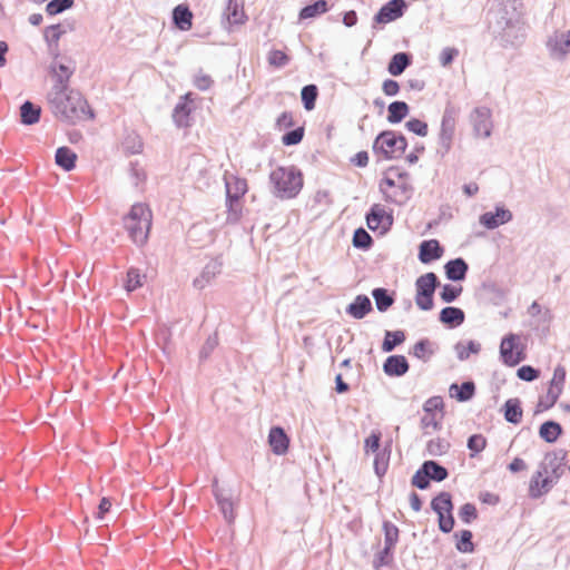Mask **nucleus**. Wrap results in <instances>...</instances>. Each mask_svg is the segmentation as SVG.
Returning a JSON list of instances; mask_svg holds the SVG:
<instances>
[{
    "label": "nucleus",
    "instance_id": "57",
    "mask_svg": "<svg viewBox=\"0 0 570 570\" xmlns=\"http://www.w3.org/2000/svg\"><path fill=\"white\" fill-rule=\"evenodd\" d=\"M458 515L464 524H471L478 519V509L474 503L466 502L459 509Z\"/></svg>",
    "mask_w": 570,
    "mask_h": 570
},
{
    "label": "nucleus",
    "instance_id": "4",
    "mask_svg": "<svg viewBox=\"0 0 570 570\" xmlns=\"http://www.w3.org/2000/svg\"><path fill=\"white\" fill-rule=\"evenodd\" d=\"M151 210L147 205L141 203L134 204L128 214L124 216V227L135 245L141 247L147 243L151 228Z\"/></svg>",
    "mask_w": 570,
    "mask_h": 570
},
{
    "label": "nucleus",
    "instance_id": "55",
    "mask_svg": "<svg viewBox=\"0 0 570 570\" xmlns=\"http://www.w3.org/2000/svg\"><path fill=\"white\" fill-rule=\"evenodd\" d=\"M267 61L271 66L281 69L289 63L291 57L283 50L272 49L268 52Z\"/></svg>",
    "mask_w": 570,
    "mask_h": 570
},
{
    "label": "nucleus",
    "instance_id": "12",
    "mask_svg": "<svg viewBox=\"0 0 570 570\" xmlns=\"http://www.w3.org/2000/svg\"><path fill=\"white\" fill-rule=\"evenodd\" d=\"M492 112L485 106L475 107L470 114V122L476 137L489 138L492 134Z\"/></svg>",
    "mask_w": 570,
    "mask_h": 570
},
{
    "label": "nucleus",
    "instance_id": "61",
    "mask_svg": "<svg viewBox=\"0 0 570 570\" xmlns=\"http://www.w3.org/2000/svg\"><path fill=\"white\" fill-rule=\"evenodd\" d=\"M405 128L419 137H425L429 132L428 122L419 118H411L405 122Z\"/></svg>",
    "mask_w": 570,
    "mask_h": 570
},
{
    "label": "nucleus",
    "instance_id": "2",
    "mask_svg": "<svg viewBox=\"0 0 570 570\" xmlns=\"http://www.w3.org/2000/svg\"><path fill=\"white\" fill-rule=\"evenodd\" d=\"M522 9L521 0H498L495 23L501 39L511 46L520 43L524 38Z\"/></svg>",
    "mask_w": 570,
    "mask_h": 570
},
{
    "label": "nucleus",
    "instance_id": "13",
    "mask_svg": "<svg viewBox=\"0 0 570 570\" xmlns=\"http://www.w3.org/2000/svg\"><path fill=\"white\" fill-rule=\"evenodd\" d=\"M512 219V212L501 203L494 206V210L484 212L479 216L480 225L489 230H493L504 224H508Z\"/></svg>",
    "mask_w": 570,
    "mask_h": 570
},
{
    "label": "nucleus",
    "instance_id": "60",
    "mask_svg": "<svg viewBox=\"0 0 570 570\" xmlns=\"http://www.w3.org/2000/svg\"><path fill=\"white\" fill-rule=\"evenodd\" d=\"M226 207H227V217H226V224L228 225H235L237 224L242 218V206L239 205V202H232L226 199Z\"/></svg>",
    "mask_w": 570,
    "mask_h": 570
},
{
    "label": "nucleus",
    "instance_id": "6",
    "mask_svg": "<svg viewBox=\"0 0 570 570\" xmlns=\"http://www.w3.org/2000/svg\"><path fill=\"white\" fill-rule=\"evenodd\" d=\"M415 304L419 309L428 312L434 308V294L440 279L433 272H428L415 279Z\"/></svg>",
    "mask_w": 570,
    "mask_h": 570
},
{
    "label": "nucleus",
    "instance_id": "9",
    "mask_svg": "<svg viewBox=\"0 0 570 570\" xmlns=\"http://www.w3.org/2000/svg\"><path fill=\"white\" fill-rule=\"evenodd\" d=\"M396 147L395 130L386 129L380 131L372 145V151L376 157V163L400 159Z\"/></svg>",
    "mask_w": 570,
    "mask_h": 570
},
{
    "label": "nucleus",
    "instance_id": "62",
    "mask_svg": "<svg viewBox=\"0 0 570 570\" xmlns=\"http://www.w3.org/2000/svg\"><path fill=\"white\" fill-rule=\"evenodd\" d=\"M443 409L444 402L439 395L431 396L423 403V411L428 415H436V412H442Z\"/></svg>",
    "mask_w": 570,
    "mask_h": 570
},
{
    "label": "nucleus",
    "instance_id": "39",
    "mask_svg": "<svg viewBox=\"0 0 570 570\" xmlns=\"http://www.w3.org/2000/svg\"><path fill=\"white\" fill-rule=\"evenodd\" d=\"M410 114V106L403 100H394L387 106L386 120L390 124H400Z\"/></svg>",
    "mask_w": 570,
    "mask_h": 570
},
{
    "label": "nucleus",
    "instance_id": "15",
    "mask_svg": "<svg viewBox=\"0 0 570 570\" xmlns=\"http://www.w3.org/2000/svg\"><path fill=\"white\" fill-rule=\"evenodd\" d=\"M194 94L183 95L173 110V121L177 128H188L191 126V112L194 110Z\"/></svg>",
    "mask_w": 570,
    "mask_h": 570
},
{
    "label": "nucleus",
    "instance_id": "50",
    "mask_svg": "<svg viewBox=\"0 0 570 570\" xmlns=\"http://www.w3.org/2000/svg\"><path fill=\"white\" fill-rule=\"evenodd\" d=\"M391 449H384L382 452L375 454L374 458V472L379 478L385 475L389 469V460H390Z\"/></svg>",
    "mask_w": 570,
    "mask_h": 570
},
{
    "label": "nucleus",
    "instance_id": "51",
    "mask_svg": "<svg viewBox=\"0 0 570 570\" xmlns=\"http://www.w3.org/2000/svg\"><path fill=\"white\" fill-rule=\"evenodd\" d=\"M382 530L384 533V544L395 547L400 537L399 528L390 520H384L382 523Z\"/></svg>",
    "mask_w": 570,
    "mask_h": 570
},
{
    "label": "nucleus",
    "instance_id": "16",
    "mask_svg": "<svg viewBox=\"0 0 570 570\" xmlns=\"http://www.w3.org/2000/svg\"><path fill=\"white\" fill-rule=\"evenodd\" d=\"M223 258L220 255L212 258L203 268L200 275L193 282V286L199 291L209 285L223 269Z\"/></svg>",
    "mask_w": 570,
    "mask_h": 570
},
{
    "label": "nucleus",
    "instance_id": "45",
    "mask_svg": "<svg viewBox=\"0 0 570 570\" xmlns=\"http://www.w3.org/2000/svg\"><path fill=\"white\" fill-rule=\"evenodd\" d=\"M146 275L140 272L137 267H129L126 274L125 289L127 292H134L142 287Z\"/></svg>",
    "mask_w": 570,
    "mask_h": 570
},
{
    "label": "nucleus",
    "instance_id": "5",
    "mask_svg": "<svg viewBox=\"0 0 570 570\" xmlns=\"http://www.w3.org/2000/svg\"><path fill=\"white\" fill-rule=\"evenodd\" d=\"M430 507L431 510L438 515L439 530L445 534L452 532L455 525L452 494L448 491L439 492L432 498Z\"/></svg>",
    "mask_w": 570,
    "mask_h": 570
},
{
    "label": "nucleus",
    "instance_id": "63",
    "mask_svg": "<svg viewBox=\"0 0 570 570\" xmlns=\"http://www.w3.org/2000/svg\"><path fill=\"white\" fill-rule=\"evenodd\" d=\"M75 70H76L75 67L68 66V65L57 61V60H53L49 66V73L51 76L58 75L61 77L71 78L72 75L75 73Z\"/></svg>",
    "mask_w": 570,
    "mask_h": 570
},
{
    "label": "nucleus",
    "instance_id": "37",
    "mask_svg": "<svg viewBox=\"0 0 570 570\" xmlns=\"http://www.w3.org/2000/svg\"><path fill=\"white\" fill-rule=\"evenodd\" d=\"M41 107L32 101H23L20 106V122L24 126L38 124L41 117Z\"/></svg>",
    "mask_w": 570,
    "mask_h": 570
},
{
    "label": "nucleus",
    "instance_id": "58",
    "mask_svg": "<svg viewBox=\"0 0 570 570\" xmlns=\"http://www.w3.org/2000/svg\"><path fill=\"white\" fill-rule=\"evenodd\" d=\"M218 345V335L217 333H214L212 335H209L205 343L203 344L200 351H199V362L203 363L205 361H207L212 353L214 352V350L217 347Z\"/></svg>",
    "mask_w": 570,
    "mask_h": 570
},
{
    "label": "nucleus",
    "instance_id": "53",
    "mask_svg": "<svg viewBox=\"0 0 570 570\" xmlns=\"http://www.w3.org/2000/svg\"><path fill=\"white\" fill-rule=\"evenodd\" d=\"M463 291L462 286H456L453 284H444L439 293L440 298L443 303H453L455 302Z\"/></svg>",
    "mask_w": 570,
    "mask_h": 570
},
{
    "label": "nucleus",
    "instance_id": "48",
    "mask_svg": "<svg viewBox=\"0 0 570 570\" xmlns=\"http://www.w3.org/2000/svg\"><path fill=\"white\" fill-rule=\"evenodd\" d=\"M394 548L393 546L384 544L383 549L379 551L373 560L374 569L379 570L381 567L391 566L394 561Z\"/></svg>",
    "mask_w": 570,
    "mask_h": 570
},
{
    "label": "nucleus",
    "instance_id": "1",
    "mask_svg": "<svg viewBox=\"0 0 570 570\" xmlns=\"http://www.w3.org/2000/svg\"><path fill=\"white\" fill-rule=\"evenodd\" d=\"M48 105L55 118L69 126L96 118L95 110L80 91H69L67 96L49 99Z\"/></svg>",
    "mask_w": 570,
    "mask_h": 570
},
{
    "label": "nucleus",
    "instance_id": "17",
    "mask_svg": "<svg viewBox=\"0 0 570 570\" xmlns=\"http://www.w3.org/2000/svg\"><path fill=\"white\" fill-rule=\"evenodd\" d=\"M568 452L564 449H559L552 452H548L544 456V461L540 464H546L547 474L550 472V476L556 481L562 476L564 472V465Z\"/></svg>",
    "mask_w": 570,
    "mask_h": 570
},
{
    "label": "nucleus",
    "instance_id": "24",
    "mask_svg": "<svg viewBox=\"0 0 570 570\" xmlns=\"http://www.w3.org/2000/svg\"><path fill=\"white\" fill-rule=\"evenodd\" d=\"M469 264L462 257H455L444 264L445 277L451 282H462L466 278Z\"/></svg>",
    "mask_w": 570,
    "mask_h": 570
},
{
    "label": "nucleus",
    "instance_id": "29",
    "mask_svg": "<svg viewBox=\"0 0 570 570\" xmlns=\"http://www.w3.org/2000/svg\"><path fill=\"white\" fill-rule=\"evenodd\" d=\"M413 62V55L407 51H400L394 53L389 63L387 72L393 77L401 76Z\"/></svg>",
    "mask_w": 570,
    "mask_h": 570
},
{
    "label": "nucleus",
    "instance_id": "14",
    "mask_svg": "<svg viewBox=\"0 0 570 570\" xmlns=\"http://www.w3.org/2000/svg\"><path fill=\"white\" fill-rule=\"evenodd\" d=\"M547 474L546 464H540L538 471L531 476L529 483V498L539 499L550 492V490L557 484L556 481L550 475L543 476Z\"/></svg>",
    "mask_w": 570,
    "mask_h": 570
},
{
    "label": "nucleus",
    "instance_id": "31",
    "mask_svg": "<svg viewBox=\"0 0 570 570\" xmlns=\"http://www.w3.org/2000/svg\"><path fill=\"white\" fill-rule=\"evenodd\" d=\"M77 154L67 146H61L56 149L55 161L58 167L65 171H71L77 166Z\"/></svg>",
    "mask_w": 570,
    "mask_h": 570
},
{
    "label": "nucleus",
    "instance_id": "46",
    "mask_svg": "<svg viewBox=\"0 0 570 570\" xmlns=\"http://www.w3.org/2000/svg\"><path fill=\"white\" fill-rule=\"evenodd\" d=\"M66 30L62 29L60 23L50 24L43 30V39L48 46V49L58 48L60 38L63 36Z\"/></svg>",
    "mask_w": 570,
    "mask_h": 570
},
{
    "label": "nucleus",
    "instance_id": "26",
    "mask_svg": "<svg viewBox=\"0 0 570 570\" xmlns=\"http://www.w3.org/2000/svg\"><path fill=\"white\" fill-rule=\"evenodd\" d=\"M439 321L450 330L461 326L465 321V313L456 306H445L439 313Z\"/></svg>",
    "mask_w": 570,
    "mask_h": 570
},
{
    "label": "nucleus",
    "instance_id": "43",
    "mask_svg": "<svg viewBox=\"0 0 570 570\" xmlns=\"http://www.w3.org/2000/svg\"><path fill=\"white\" fill-rule=\"evenodd\" d=\"M459 361H466L471 354H479L481 344L476 341L470 340L466 343L459 341L453 346Z\"/></svg>",
    "mask_w": 570,
    "mask_h": 570
},
{
    "label": "nucleus",
    "instance_id": "22",
    "mask_svg": "<svg viewBox=\"0 0 570 570\" xmlns=\"http://www.w3.org/2000/svg\"><path fill=\"white\" fill-rule=\"evenodd\" d=\"M223 16L227 19L229 30L233 26L245 24L248 17L244 10V0H227Z\"/></svg>",
    "mask_w": 570,
    "mask_h": 570
},
{
    "label": "nucleus",
    "instance_id": "64",
    "mask_svg": "<svg viewBox=\"0 0 570 570\" xmlns=\"http://www.w3.org/2000/svg\"><path fill=\"white\" fill-rule=\"evenodd\" d=\"M540 370L532 365H522L517 370V377L524 382H533L540 377Z\"/></svg>",
    "mask_w": 570,
    "mask_h": 570
},
{
    "label": "nucleus",
    "instance_id": "8",
    "mask_svg": "<svg viewBox=\"0 0 570 570\" xmlns=\"http://www.w3.org/2000/svg\"><path fill=\"white\" fill-rule=\"evenodd\" d=\"M499 353L502 364L509 367L519 365L527 357L520 336L515 333H508L501 338Z\"/></svg>",
    "mask_w": 570,
    "mask_h": 570
},
{
    "label": "nucleus",
    "instance_id": "56",
    "mask_svg": "<svg viewBox=\"0 0 570 570\" xmlns=\"http://www.w3.org/2000/svg\"><path fill=\"white\" fill-rule=\"evenodd\" d=\"M466 446L470 450V456L474 458L482 452L487 446V439L479 433L472 434L468 438Z\"/></svg>",
    "mask_w": 570,
    "mask_h": 570
},
{
    "label": "nucleus",
    "instance_id": "3",
    "mask_svg": "<svg viewBox=\"0 0 570 570\" xmlns=\"http://www.w3.org/2000/svg\"><path fill=\"white\" fill-rule=\"evenodd\" d=\"M269 181L273 194L281 199H293L304 186L303 173L296 166H279L271 171Z\"/></svg>",
    "mask_w": 570,
    "mask_h": 570
},
{
    "label": "nucleus",
    "instance_id": "54",
    "mask_svg": "<svg viewBox=\"0 0 570 570\" xmlns=\"http://www.w3.org/2000/svg\"><path fill=\"white\" fill-rule=\"evenodd\" d=\"M305 135V129L303 126L296 127L294 129H291L286 131L282 136V144L286 147H292L298 145Z\"/></svg>",
    "mask_w": 570,
    "mask_h": 570
},
{
    "label": "nucleus",
    "instance_id": "34",
    "mask_svg": "<svg viewBox=\"0 0 570 570\" xmlns=\"http://www.w3.org/2000/svg\"><path fill=\"white\" fill-rule=\"evenodd\" d=\"M567 371L561 364L554 367L553 376L549 382V394L553 402H558L566 383Z\"/></svg>",
    "mask_w": 570,
    "mask_h": 570
},
{
    "label": "nucleus",
    "instance_id": "19",
    "mask_svg": "<svg viewBox=\"0 0 570 570\" xmlns=\"http://www.w3.org/2000/svg\"><path fill=\"white\" fill-rule=\"evenodd\" d=\"M444 254V247L435 238L422 240L419 245L417 258L422 264H431L440 259Z\"/></svg>",
    "mask_w": 570,
    "mask_h": 570
},
{
    "label": "nucleus",
    "instance_id": "59",
    "mask_svg": "<svg viewBox=\"0 0 570 570\" xmlns=\"http://www.w3.org/2000/svg\"><path fill=\"white\" fill-rule=\"evenodd\" d=\"M382 433L380 430H373L371 434L364 440V450L366 453H379L382 452L381 448Z\"/></svg>",
    "mask_w": 570,
    "mask_h": 570
},
{
    "label": "nucleus",
    "instance_id": "28",
    "mask_svg": "<svg viewBox=\"0 0 570 570\" xmlns=\"http://www.w3.org/2000/svg\"><path fill=\"white\" fill-rule=\"evenodd\" d=\"M438 344L428 337L420 338L410 350L409 354L428 363L438 351Z\"/></svg>",
    "mask_w": 570,
    "mask_h": 570
},
{
    "label": "nucleus",
    "instance_id": "47",
    "mask_svg": "<svg viewBox=\"0 0 570 570\" xmlns=\"http://www.w3.org/2000/svg\"><path fill=\"white\" fill-rule=\"evenodd\" d=\"M352 244L356 249L368 250L373 246L374 240L363 227H358L353 233Z\"/></svg>",
    "mask_w": 570,
    "mask_h": 570
},
{
    "label": "nucleus",
    "instance_id": "32",
    "mask_svg": "<svg viewBox=\"0 0 570 570\" xmlns=\"http://www.w3.org/2000/svg\"><path fill=\"white\" fill-rule=\"evenodd\" d=\"M503 417L508 423L519 424L522 420L523 410L519 397L508 399L501 409Z\"/></svg>",
    "mask_w": 570,
    "mask_h": 570
},
{
    "label": "nucleus",
    "instance_id": "23",
    "mask_svg": "<svg viewBox=\"0 0 570 570\" xmlns=\"http://www.w3.org/2000/svg\"><path fill=\"white\" fill-rule=\"evenodd\" d=\"M373 311V305L370 297L365 294H358L356 297L345 307V313L355 318L363 320L368 313Z\"/></svg>",
    "mask_w": 570,
    "mask_h": 570
},
{
    "label": "nucleus",
    "instance_id": "21",
    "mask_svg": "<svg viewBox=\"0 0 570 570\" xmlns=\"http://www.w3.org/2000/svg\"><path fill=\"white\" fill-rule=\"evenodd\" d=\"M410 370L407 358L402 354H393L383 362V372L389 377L404 376Z\"/></svg>",
    "mask_w": 570,
    "mask_h": 570
},
{
    "label": "nucleus",
    "instance_id": "52",
    "mask_svg": "<svg viewBox=\"0 0 570 570\" xmlns=\"http://www.w3.org/2000/svg\"><path fill=\"white\" fill-rule=\"evenodd\" d=\"M450 446L446 440L438 438L426 443V452L432 456H441L449 451Z\"/></svg>",
    "mask_w": 570,
    "mask_h": 570
},
{
    "label": "nucleus",
    "instance_id": "20",
    "mask_svg": "<svg viewBox=\"0 0 570 570\" xmlns=\"http://www.w3.org/2000/svg\"><path fill=\"white\" fill-rule=\"evenodd\" d=\"M289 442V436L287 435L284 428L274 425L269 429L268 444L275 455L286 454L288 452Z\"/></svg>",
    "mask_w": 570,
    "mask_h": 570
},
{
    "label": "nucleus",
    "instance_id": "11",
    "mask_svg": "<svg viewBox=\"0 0 570 570\" xmlns=\"http://www.w3.org/2000/svg\"><path fill=\"white\" fill-rule=\"evenodd\" d=\"M365 219L366 225L371 230H379L380 234L383 235L390 232L393 226V210H386L384 206L380 204H374L367 210Z\"/></svg>",
    "mask_w": 570,
    "mask_h": 570
},
{
    "label": "nucleus",
    "instance_id": "25",
    "mask_svg": "<svg viewBox=\"0 0 570 570\" xmlns=\"http://www.w3.org/2000/svg\"><path fill=\"white\" fill-rule=\"evenodd\" d=\"M193 11L186 3L177 4L171 11V22L180 31H188L193 27Z\"/></svg>",
    "mask_w": 570,
    "mask_h": 570
},
{
    "label": "nucleus",
    "instance_id": "35",
    "mask_svg": "<svg viewBox=\"0 0 570 570\" xmlns=\"http://www.w3.org/2000/svg\"><path fill=\"white\" fill-rule=\"evenodd\" d=\"M562 434V425L554 420H547L539 426V436L547 443H556Z\"/></svg>",
    "mask_w": 570,
    "mask_h": 570
},
{
    "label": "nucleus",
    "instance_id": "18",
    "mask_svg": "<svg viewBox=\"0 0 570 570\" xmlns=\"http://www.w3.org/2000/svg\"><path fill=\"white\" fill-rule=\"evenodd\" d=\"M547 48L552 58L562 60L570 53V30L567 32H554L553 36L549 37Z\"/></svg>",
    "mask_w": 570,
    "mask_h": 570
},
{
    "label": "nucleus",
    "instance_id": "10",
    "mask_svg": "<svg viewBox=\"0 0 570 570\" xmlns=\"http://www.w3.org/2000/svg\"><path fill=\"white\" fill-rule=\"evenodd\" d=\"M407 9L406 0H389L373 16L372 29H379V26L396 21L405 14Z\"/></svg>",
    "mask_w": 570,
    "mask_h": 570
},
{
    "label": "nucleus",
    "instance_id": "7",
    "mask_svg": "<svg viewBox=\"0 0 570 570\" xmlns=\"http://www.w3.org/2000/svg\"><path fill=\"white\" fill-rule=\"evenodd\" d=\"M449 478V470L435 460H426L415 471L411 484L420 490H426L431 481L442 482Z\"/></svg>",
    "mask_w": 570,
    "mask_h": 570
},
{
    "label": "nucleus",
    "instance_id": "49",
    "mask_svg": "<svg viewBox=\"0 0 570 570\" xmlns=\"http://www.w3.org/2000/svg\"><path fill=\"white\" fill-rule=\"evenodd\" d=\"M75 6V0H50L47 2L45 11L49 17L58 16Z\"/></svg>",
    "mask_w": 570,
    "mask_h": 570
},
{
    "label": "nucleus",
    "instance_id": "41",
    "mask_svg": "<svg viewBox=\"0 0 570 570\" xmlns=\"http://www.w3.org/2000/svg\"><path fill=\"white\" fill-rule=\"evenodd\" d=\"M455 548L461 553H473L475 544L473 543V533L471 530L463 529L454 533Z\"/></svg>",
    "mask_w": 570,
    "mask_h": 570
},
{
    "label": "nucleus",
    "instance_id": "27",
    "mask_svg": "<svg viewBox=\"0 0 570 570\" xmlns=\"http://www.w3.org/2000/svg\"><path fill=\"white\" fill-rule=\"evenodd\" d=\"M460 114V108L454 106L452 102L445 105L439 134L454 137L456 118Z\"/></svg>",
    "mask_w": 570,
    "mask_h": 570
},
{
    "label": "nucleus",
    "instance_id": "44",
    "mask_svg": "<svg viewBox=\"0 0 570 570\" xmlns=\"http://www.w3.org/2000/svg\"><path fill=\"white\" fill-rule=\"evenodd\" d=\"M318 98V87L315 83L305 85L301 90V100L306 111L315 109Z\"/></svg>",
    "mask_w": 570,
    "mask_h": 570
},
{
    "label": "nucleus",
    "instance_id": "30",
    "mask_svg": "<svg viewBox=\"0 0 570 570\" xmlns=\"http://www.w3.org/2000/svg\"><path fill=\"white\" fill-rule=\"evenodd\" d=\"M450 396L455 399L458 402L465 403L471 401L475 393V383L472 380H468L459 383H452L449 389Z\"/></svg>",
    "mask_w": 570,
    "mask_h": 570
},
{
    "label": "nucleus",
    "instance_id": "36",
    "mask_svg": "<svg viewBox=\"0 0 570 570\" xmlns=\"http://www.w3.org/2000/svg\"><path fill=\"white\" fill-rule=\"evenodd\" d=\"M371 295L375 302L376 309L380 313H385L395 303L394 292H390L385 287L373 288Z\"/></svg>",
    "mask_w": 570,
    "mask_h": 570
},
{
    "label": "nucleus",
    "instance_id": "42",
    "mask_svg": "<svg viewBox=\"0 0 570 570\" xmlns=\"http://www.w3.org/2000/svg\"><path fill=\"white\" fill-rule=\"evenodd\" d=\"M55 82L51 87V90L47 94V101L49 99H56L58 97H63L69 94V91H78L77 89L70 88V78L61 77V76H52Z\"/></svg>",
    "mask_w": 570,
    "mask_h": 570
},
{
    "label": "nucleus",
    "instance_id": "33",
    "mask_svg": "<svg viewBox=\"0 0 570 570\" xmlns=\"http://www.w3.org/2000/svg\"><path fill=\"white\" fill-rule=\"evenodd\" d=\"M225 189L227 200L239 202L247 193V181L244 178L233 176L230 179H226Z\"/></svg>",
    "mask_w": 570,
    "mask_h": 570
},
{
    "label": "nucleus",
    "instance_id": "38",
    "mask_svg": "<svg viewBox=\"0 0 570 570\" xmlns=\"http://www.w3.org/2000/svg\"><path fill=\"white\" fill-rule=\"evenodd\" d=\"M331 7L327 0H314L313 2L304 6L298 12V20L303 21L306 19L317 18L327 11Z\"/></svg>",
    "mask_w": 570,
    "mask_h": 570
},
{
    "label": "nucleus",
    "instance_id": "40",
    "mask_svg": "<svg viewBox=\"0 0 570 570\" xmlns=\"http://www.w3.org/2000/svg\"><path fill=\"white\" fill-rule=\"evenodd\" d=\"M405 340L406 334L403 330L385 331L381 348L384 353H390L403 344Z\"/></svg>",
    "mask_w": 570,
    "mask_h": 570
}]
</instances>
